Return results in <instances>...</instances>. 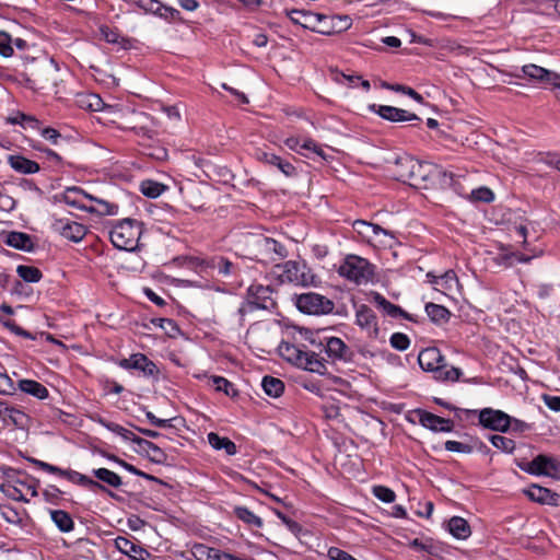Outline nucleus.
<instances>
[{"mask_svg": "<svg viewBox=\"0 0 560 560\" xmlns=\"http://www.w3.org/2000/svg\"><path fill=\"white\" fill-rule=\"evenodd\" d=\"M210 382L218 392H223L226 396L233 397L237 394L234 385L222 376H212Z\"/></svg>", "mask_w": 560, "mask_h": 560, "instance_id": "obj_47", "label": "nucleus"}, {"mask_svg": "<svg viewBox=\"0 0 560 560\" xmlns=\"http://www.w3.org/2000/svg\"><path fill=\"white\" fill-rule=\"evenodd\" d=\"M0 323L15 335L23 336L25 338H31V334L21 328L20 326H18L14 320H0Z\"/></svg>", "mask_w": 560, "mask_h": 560, "instance_id": "obj_59", "label": "nucleus"}, {"mask_svg": "<svg viewBox=\"0 0 560 560\" xmlns=\"http://www.w3.org/2000/svg\"><path fill=\"white\" fill-rule=\"evenodd\" d=\"M93 475L102 482L113 488H119L122 483L120 476L107 468H97L93 470Z\"/></svg>", "mask_w": 560, "mask_h": 560, "instance_id": "obj_40", "label": "nucleus"}, {"mask_svg": "<svg viewBox=\"0 0 560 560\" xmlns=\"http://www.w3.org/2000/svg\"><path fill=\"white\" fill-rule=\"evenodd\" d=\"M261 387L268 396L273 398L280 397L284 390L283 382L280 378L269 375L264 376Z\"/></svg>", "mask_w": 560, "mask_h": 560, "instance_id": "obj_38", "label": "nucleus"}, {"mask_svg": "<svg viewBox=\"0 0 560 560\" xmlns=\"http://www.w3.org/2000/svg\"><path fill=\"white\" fill-rule=\"evenodd\" d=\"M373 494L385 503H392L396 499L395 492L385 486H375L373 488Z\"/></svg>", "mask_w": 560, "mask_h": 560, "instance_id": "obj_50", "label": "nucleus"}, {"mask_svg": "<svg viewBox=\"0 0 560 560\" xmlns=\"http://www.w3.org/2000/svg\"><path fill=\"white\" fill-rule=\"evenodd\" d=\"M158 12L155 15L166 20V21H177L180 18V12L172 7H166L158 4Z\"/></svg>", "mask_w": 560, "mask_h": 560, "instance_id": "obj_52", "label": "nucleus"}, {"mask_svg": "<svg viewBox=\"0 0 560 560\" xmlns=\"http://www.w3.org/2000/svg\"><path fill=\"white\" fill-rule=\"evenodd\" d=\"M425 312L434 323L446 322L450 317V312L446 307L434 303H428Z\"/></svg>", "mask_w": 560, "mask_h": 560, "instance_id": "obj_41", "label": "nucleus"}, {"mask_svg": "<svg viewBox=\"0 0 560 560\" xmlns=\"http://www.w3.org/2000/svg\"><path fill=\"white\" fill-rule=\"evenodd\" d=\"M419 422L424 428L434 432H451L454 428L452 420L428 411H419Z\"/></svg>", "mask_w": 560, "mask_h": 560, "instance_id": "obj_23", "label": "nucleus"}, {"mask_svg": "<svg viewBox=\"0 0 560 560\" xmlns=\"http://www.w3.org/2000/svg\"><path fill=\"white\" fill-rule=\"evenodd\" d=\"M279 354L298 368L313 373L324 374L326 365L318 354L305 350V346L296 345L289 340H282L278 346Z\"/></svg>", "mask_w": 560, "mask_h": 560, "instance_id": "obj_2", "label": "nucleus"}, {"mask_svg": "<svg viewBox=\"0 0 560 560\" xmlns=\"http://www.w3.org/2000/svg\"><path fill=\"white\" fill-rule=\"evenodd\" d=\"M450 533L457 539H467L471 535L468 522L459 516H453L447 524Z\"/></svg>", "mask_w": 560, "mask_h": 560, "instance_id": "obj_32", "label": "nucleus"}, {"mask_svg": "<svg viewBox=\"0 0 560 560\" xmlns=\"http://www.w3.org/2000/svg\"><path fill=\"white\" fill-rule=\"evenodd\" d=\"M2 493L15 501H22L27 502V499L25 497V491L30 492L32 497H35L37 494L35 488L27 485L26 482L16 479V480H7L0 487Z\"/></svg>", "mask_w": 560, "mask_h": 560, "instance_id": "obj_18", "label": "nucleus"}, {"mask_svg": "<svg viewBox=\"0 0 560 560\" xmlns=\"http://www.w3.org/2000/svg\"><path fill=\"white\" fill-rule=\"evenodd\" d=\"M10 122L13 125H24L30 124L32 127L37 126L38 120L32 116H27L25 114H18L15 117L10 118Z\"/></svg>", "mask_w": 560, "mask_h": 560, "instance_id": "obj_60", "label": "nucleus"}, {"mask_svg": "<svg viewBox=\"0 0 560 560\" xmlns=\"http://www.w3.org/2000/svg\"><path fill=\"white\" fill-rule=\"evenodd\" d=\"M118 364L125 370H138L147 377H156L160 373L156 364L143 353H133L127 359H121Z\"/></svg>", "mask_w": 560, "mask_h": 560, "instance_id": "obj_13", "label": "nucleus"}, {"mask_svg": "<svg viewBox=\"0 0 560 560\" xmlns=\"http://www.w3.org/2000/svg\"><path fill=\"white\" fill-rule=\"evenodd\" d=\"M490 442L495 448L508 454L515 450V442L503 435L493 434L490 436Z\"/></svg>", "mask_w": 560, "mask_h": 560, "instance_id": "obj_45", "label": "nucleus"}, {"mask_svg": "<svg viewBox=\"0 0 560 560\" xmlns=\"http://www.w3.org/2000/svg\"><path fill=\"white\" fill-rule=\"evenodd\" d=\"M223 551L220 549L209 547L205 544L192 545V556L197 560H222Z\"/></svg>", "mask_w": 560, "mask_h": 560, "instance_id": "obj_35", "label": "nucleus"}, {"mask_svg": "<svg viewBox=\"0 0 560 560\" xmlns=\"http://www.w3.org/2000/svg\"><path fill=\"white\" fill-rule=\"evenodd\" d=\"M81 106L88 107L92 110H97L101 104V98L95 94H90L84 96V100H81Z\"/></svg>", "mask_w": 560, "mask_h": 560, "instance_id": "obj_61", "label": "nucleus"}, {"mask_svg": "<svg viewBox=\"0 0 560 560\" xmlns=\"http://www.w3.org/2000/svg\"><path fill=\"white\" fill-rule=\"evenodd\" d=\"M389 342L394 349L399 350V351H404V350L408 349V347L410 345V340H409L408 336L402 332L393 334L390 336Z\"/></svg>", "mask_w": 560, "mask_h": 560, "instance_id": "obj_51", "label": "nucleus"}, {"mask_svg": "<svg viewBox=\"0 0 560 560\" xmlns=\"http://www.w3.org/2000/svg\"><path fill=\"white\" fill-rule=\"evenodd\" d=\"M165 190V186L154 180H142L140 184V191L149 198H158Z\"/></svg>", "mask_w": 560, "mask_h": 560, "instance_id": "obj_42", "label": "nucleus"}, {"mask_svg": "<svg viewBox=\"0 0 560 560\" xmlns=\"http://www.w3.org/2000/svg\"><path fill=\"white\" fill-rule=\"evenodd\" d=\"M153 324L161 327L163 330L166 331L168 336L172 337L179 331V328L176 325V323L170 318H158L153 320Z\"/></svg>", "mask_w": 560, "mask_h": 560, "instance_id": "obj_53", "label": "nucleus"}, {"mask_svg": "<svg viewBox=\"0 0 560 560\" xmlns=\"http://www.w3.org/2000/svg\"><path fill=\"white\" fill-rule=\"evenodd\" d=\"M521 70L525 78L537 82H549L552 77H556L551 71L534 63L525 65Z\"/></svg>", "mask_w": 560, "mask_h": 560, "instance_id": "obj_30", "label": "nucleus"}, {"mask_svg": "<svg viewBox=\"0 0 560 560\" xmlns=\"http://www.w3.org/2000/svg\"><path fill=\"white\" fill-rule=\"evenodd\" d=\"M328 20L336 25V32L346 31L351 26V19L347 15L328 16Z\"/></svg>", "mask_w": 560, "mask_h": 560, "instance_id": "obj_57", "label": "nucleus"}, {"mask_svg": "<svg viewBox=\"0 0 560 560\" xmlns=\"http://www.w3.org/2000/svg\"><path fill=\"white\" fill-rule=\"evenodd\" d=\"M276 268L279 270L278 277L281 282L301 287L314 284L315 276L305 261L288 260L282 265H277Z\"/></svg>", "mask_w": 560, "mask_h": 560, "instance_id": "obj_6", "label": "nucleus"}, {"mask_svg": "<svg viewBox=\"0 0 560 560\" xmlns=\"http://www.w3.org/2000/svg\"><path fill=\"white\" fill-rule=\"evenodd\" d=\"M479 423L493 431L506 432L511 425V416L502 410L483 408L479 411Z\"/></svg>", "mask_w": 560, "mask_h": 560, "instance_id": "obj_11", "label": "nucleus"}, {"mask_svg": "<svg viewBox=\"0 0 560 560\" xmlns=\"http://www.w3.org/2000/svg\"><path fill=\"white\" fill-rule=\"evenodd\" d=\"M31 462L37 466L39 469L49 472V474H56L60 477H63L68 479L69 481L80 485L82 487L89 488L92 491L101 490L104 492H107L110 497H114V493L112 491H108L105 486H103L101 482L93 480L89 478L85 475H82L75 470L71 469H61L57 466H54L51 464H48L46 462L32 458Z\"/></svg>", "mask_w": 560, "mask_h": 560, "instance_id": "obj_7", "label": "nucleus"}, {"mask_svg": "<svg viewBox=\"0 0 560 560\" xmlns=\"http://www.w3.org/2000/svg\"><path fill=\"white\" fill-rule=\"evenodd\" d=\"M50 517L54 524L62 533H69L74 528V522L70 514L63 510H51Z\"/></svg>", "mask_w": 560, "mask_h": 560, "instance_id": "obj_36", "label": "nucleus"}, {"mask_svg": "<svg viewBox=\"0 0 560 560\" xmlns=\"http://www.w3.org/2000/svg\"><path fill=\"white\" fill-rule=\"evenodd\" d=\"M472 196L476 200L483 202H491L494 199L493 192L487 187H480L474 190Z\"/></svg>", "mask_w": 560, "mask_h": 560, "instance_id": "obj_58", "label": "nucleus"}, {"mask_svg": "<svg viewBox=\"0 0 560 560\" xmlns=\"http://www.w3.org/2000/svg\"><path fill=\"white\" fill-rule=\"evenodd\" d=\"M520 468L529 475L560 479V459L552 456L539 454L530 462L521 464Z\"/></svg>", "mask_w": 560, "mask_h": 560, "instance_id": "obj_9", "label": "nucleus"}, {"mask_svg": "<svg viewBox=\"0 0 560 560\" xmlns=\"http://www.w3.org/2000/svg\"><path fill=\"white\" fill-rule=\"evenodd\" d=\"M355 324L368 332L371 338L378 336V326L376 315L371 307L361 304L355 311Z\"/></svg>", "mask_w": 560, "mask_h": 560, "instance_id": "obj_17", "label": "nucleus"}, {"mask_svg": "<svg viewBox=\"0 0 560 560\" xmlns=\"http://www.w3.org/2000/svg\"><path fill=\"white\" fill-rule=\"evenodd\" d=\"M208 442L214 450H224L228 455L236 454V445L229 438H222L214 432L208 434Z\"/></svg>", "mask_w": 560, "mask_h": 560, "instance_id": "obj_37", "label": "nucleus"}, {"mask_svg": "<svg viewBox=\"0 0 560 560\" xmlns=\"http://www.w3.org/2000/svg\"><path fill=\"white\" fill-rule=\"evenodd\" d=\"M8 163L15 172L21 174H34L40 168L37 162L19 154L9 155Z\"/></svg>", "mask_w": 560, "mask_h": 560, "instance_id": "obj_27", "label": "nucleus"}, {"mask_svg": "<svg viewBox=\"0 0 560 560\" xmlns=\"http://www.w3.org/2000/svg\"><path fill=\"white\" fill-rule=\"evenodd\" d=\"M277 308V302L273 298V289L269 285L254 283L249 285L246 293V300L238 307L231 311V322L237 326H243L248 314L257 310L273 312Z\"/></svg>", "mask_w": 560, "mask_h": 560, "instance_id": "obj_1", "label": "nucleus"}, {"mask_svg": "<svg viewBox=\"0 0 560 560\" xmlns=\"http://www.w3.org/2000/svg\"><path fill=\"white\" fill-rule=\"evenodd\" d=\"M15 392L13 380L5 373L0 372V394L12 395Z\"/></svg>", "mask_w": 560, "mask_h": 560, "instance_id": "obj_55", "label": "nucleus"}, {"mask_svg": "<svg viewBox=\"0 0 560 560\" xmlns=\"http://www.w3.org/2000/svg\"><path fill=\"white\" fill-rule=\"evenodd\" d=\"M114 546L117 550L132 560H147L151 556L148 550L124 536L115 538Z\"/></svg>", "mask_w": 560, "mask_h": 560, "instance_id": "obj_20", "label": "nucleus"}, {"mask_svg": "<svg viewBox=\"0 0 560 560\" xmlns=\"http://www.w3.org/2000/svg\"><path fill=\"white\" fill-rule=\"evenodd\" d=\"M542 400L549 409L560 411V396L544 395Z\"/></svg>", "mask_w": 560, "mask_h": 560, "instance_id": "obj_63", "label": "nucleus"}, {"mask_svg": "<svg viewBox=\"0 0 560 560\" xmlns=\"http://www.w3.org/2000/svg\"><path fill=\"white\" fill-rule=\"evenodd\" d=\"M118 205L112 203L107 200L92 196L89 199L88 212L96 213L100 215H116L118 213Z\"/></svg>", "mask_w": 560, "mask_h": 560, "instance_id": "obj_28", "label": "nucleus"}, {"mask_svg": "<svg viewBox=\"0 0 560 560\" xmlns=\"http://www.w3.org/2000/svg\"><path fill=\"white\" fill-rule=\"evenodd\" d=\"M256 248L260 256L269 260H278L288 256L284 245L270 237H259L256 240Z\"/></svg>", "mask_w": 560, "mask_h": 560, "instance_id": "obj_16", "label": "nucleus"}, {"mask_svg": "<svg viewBox=\"0 0 560 560\" xmlns=\"http://www.w3.org/2000/svg\"><path fill=\"white\" fill-rule=\"evenodd\" d=\"M289 19L298 25H301L304 28L311 30L313 32H317L325 35H330L334 32L335 26L332 27H319V24L328 20V16L314 13L311 11L304 10H291L288 12Z\"/></svg>", "mask_w": 560, "mask_h": 560, "instance_id": "obj_10", "label": "nucleus"}, {"mask_svg": "<svg viewBox=\"0 0 560 560\" xmlns=\"http://www.w3.org/2000/svg\"><path fill=\"white\" fill-rule=\"evenodd\" d=\"M352 228L362 238L369 242L373 241L381 234L394 240V235L390 231H387L377 224L370 223L364 220H355L352 224Z\"/></svg>", "mask_w": 560, "mask_h": 560, "instance_id": "obj_24", "label": "nucleus"}, {"mask_svg": "<svg viewBox=\"0 0 560 560\" xmlns=\"http://www.w3.org/2000/svg\"><path fill=\"white\" fill-rule=\"evenodd\" d=\"M209 267L215 269L218 273L226 279L236 278L240 273V266L223 256L212 257Z\"/></svg>", "mask_w": 560, "mask_h": 560, "instance_id": "obj_25", "label": "nucleus"}, {"mask_svg": "<svg viewBox=\"0 0 560 560\" xmlns=\"http://www.w3.org/2000/svg\"><path fill=\"white\" fill-rule=\"evenodd\" d=\"M5 243L16 249L32 252L34 248V243L32 237L22 232H10L7 235Z\"/></svg>", "mask_w": 560, "mask_h": 560, "instance_id": "obj_31", "label": "nucleus"}, {"mask_svg": "<svg viewBox=\"0 0 560 560\" xmlns=\"http://www.w3.org/2000/svg\"><path fill=\"white\" fill-rule=\"evenodd\" d=\"M429 164H422L418 161H410V172H409V179L413 182V184H418L419 179L425 180L427 179V168L429 167Z\"/></svg>", "mask_w": 560, "mask_h": 560, "instance_id": "obj_46", "label": "nucleus"}, {"mask_svg": "<svg viewBox=\"0 0 560 560\" xmlns=\"http://www.w3.org/2000/svg\"><path fill=\"white\" fill-rule=\"evenodd\" d=\"M233 514L248 526L260 528L264 525L262 520L245 506H234Z\"/></svg>", "mask_w": 560, "mask_h": 560, "instance_id": "obj_39", "label": "nucleus"}, {"mask_svg": "<svg viewBox=\"0 0 560 560\" xmlns=\"http://www.w3.org/2000/svg\"><path fill=\"white\" fill-rule=\"evenodd\" d=\"M40 135L43 136V138H45L46 140H49L54 144H56L58 139L61 137L59 131L51 127L44 128L42 130Z\"/></svg>", "mask_w": 560, "mask_h": 560, "instance_id": "obj_62", "label": "nucleus"}, {"mask_svg": "<svg viewBox=\"0 0 560 560\" xmlns=\"http://www.w3.org/2000/svg\"><path fill=\"white\" fill-rule=\"evenodd\" d=\"M51 226L61 236L75 243L82 241L86 234V228L83 224L67 218L55 219Z\"/></svg>", "mask_w": 560, "mask_h": 560, "instance_id": "obj_14", "label": "nucleus"}, {"mask_svg": "<svg viewBox=\"0 0 560 560\" xmlns=\"http://www.w3.org/2000/svg\"><path fill=\"white\" fill-rule=\"evenodd\" d=\"M524 493L534 502L560 506V494L538 485H530L524 490Z\"/></svg>", "mask_w": 560, "mask_h": 560, "instance_id": "obj_19", "label": "nucleus"}, {"mask_svg": "<svg viewBox=\"0 0 560 560\" xmlns=\"http://www.w3.org/2000/svg\"><path fill=\"white\" fill-rule=\"evenodd\" d=\"M296 308L308 315L329 314L334 310V302L315 292L295 294L293 296Z\"/></svg>", "mask_w": 560, "mask_h": 560, "instance_id": "obj_8", "label": "nucleus"}, {"mask_svg": "<svg viewBox=\"0 0 560 560\" xmlns=\"http://www.w3.org/2000/svg\"><path fill=\"white\" fill-rule=\"evenodd\" d=\"M256 159L265 164L276 166L287 177H293L296 175V168L294 165L289 161L282 160L275 153L257 150Z\"/></svg>", "mask_w": 560, "mask_h": 560, "instance_id": "obj_22", "label": "nucleus"}, {"mask_svg": "<svg viewBox=\"0 0 560 560\" xmlns=\"http://www.w3.org/2000/svg\"><path fill=\"white\" fill-rule=\"evenodd\" d=\"M101 425H103L104 428H106L107 430L120 435L121 438H124L126 441H131L133 443H136L137 445H139V442L140 441H143L142 438H139L132 431L128 430V429H125L124 427H121L120 424L118 423H115V422H109L103 418H98L96 420Z\"/></svg>", "mask_w": 560, "mask_h": 560, "instance_id": "obj_34", "label": "nucleus"}, {"mask_svg": "<svg viewBox=\"0 0 560 560\" xmlns=\"http://www.w3.org/2000/svg\"><path fill=\"white\" fill-rule=\"evenodd\" d=\"M0 418L18 428H25L28 423V417L24 411L4 402H0Z\"/></svg>", "mask_w": 560, "mask_h": 560, "instance_id": "obj_26", "label": "nucleus"}, {"mask_svg": "<svg viewBox=\"0 0 560 560\" xmlns=\"http://www.w3.org/2000/svg\"><path fill=\"white\" fill-rule=\"evenodd\" d=\"M142 234V224L133 219L117 221L109 232L113 245L122 250L132 252L138 248Z\"/></svg>", "mask_w": 560, "mask_h": 560, "instance_id": "obj_4", "label": "nucleus"}, {"mask_svg": "<svg viewBox=\"0 0 560 560\" xmlns=\"http://www.w3.org/2000/svg\"><path fill=\"white\" fill-rule=\"evenodd\" d=\"M18 386L20 390L37 399H46L49 396L48 389L43 384L34 380H20Z\"/></svg>", "mask_w": 560, "mask_h": 560, "instance_id": "obj_29", "label": "nucleus"}, {"mask_svg": "<svg viewBox=\"0 0 560 560\" xmlns=\"http://www.w3.org/2000/svg\"><path fill=\"white\" fill-rule=\"evenodd\" d=\"M369 108L383 119L392 122L419 120V117L416 114L394 106L372 104Z\"/></svg>", "mask_w": 560, "mask_h": 560, "instance_id": "obj_15", "label": "nucleus"}, {"mask_svg": "<svg viewBox=\"0 0 560 560\" xmlns=\"http://www.w3.org/2000/svg\"><path fill=\"white\" fill-rule=\"evenodd\" d=\"M16 272L26 282H38L42 278V272L38 268L33 266L21 265L18 267Z\"/></svg>", "mask_w": 560, "mask_h": 560, "instance_id": "obj_44", "label": "nucleus"}, {"mask_svg": "<svg viewBox=\"0 0 560 560\" xmlns=\"http://www.w3.org/2000/svg\"><path fill=\"white\" fill-rule=\"evenodd\" d=\"M444 446H445V450L448 452L468 454V453H471V451H472V447L470 445L458 442V441H452V440L446 441Z\"/></svg>", "mask_w": 560, "mask_h": 560, "instance_id": "obj_56", "label": "nucleus"}, {"mask_svg": "<svg viewBox=\"0 0 560 560\" xmlns=\"http://www.w3.org/2000/svg\"><path fill=\"white\" fill-rule=\"evenodd\" d=\"M371 301L385 314L390 317L397 318L399 316H405V312L397 305L387 301L382 294L374 292L372 294Z\"/></svg>", "mask_w": 560, "mask_h": 560, "instance_id": "obj_33", "label": "nucleus"}, {"mask_svg": "<svg viewBox=\"0 0 560 560\" xmlns=\"http://www.w3.org/2000/svg\"><path fill=\"white\" fill-rule=\"evenodd\" d=\"M139 446L149 453L151 460L154 463H163L166 458V455L162 448L148 440L143 439V441H140Z\"/></svg>", "mask_w": 560, "mask_h": 560, "instance_id": "obj_43", "label": "nucleus"}, {"mask_svg": "<svg viewBox=\"0 0 560 560\" xmlns=\"http://www.w3.org/2000/svg\"><path fill=\"white\" fill-rule=\"evenodd\" d=\"M418 362L423 371L434 373V378L438 381L455 382L463 374L460 369L448 366L441 351L435 347L420 351Z\"/></svg>", "mask_w": 560, "mask_h": 560, "instance_id": "obj_3", "label": "nucleus"}, {"mask_svg": "<svg viewBox=\"0 0 560 560\" xmlns=\"http://www.w3.org/2000/svg\"><path fill=\"white\" fill-rule=\"evenodd\" d=\"M89 199H92V195L86 194L80 187H69L60 197V201L65 202L67 206L86 212Z\"/></svg>", "mask_w": 560, "mask_h": 560, "instance_id": "obj_21", "label": "nucleus"}, {"mask_svg": "<svg viewBox=\"0 0 560 560\" xmlns=\"http://www.w3.org/2000/svg\"><path fill=\"white\" fill-rule=\"evenodd\" d=\"M428 278H431L430 282L433 284H441L444 289L451 288L452 282H456L457 278L453 270L446 271L444 275L440 277L432 276L428 273Z\"/></svg>", "mask_w": 560, "mask_h": 560, "instance_id": "obj_48", "label": "nucleus"}, {"mask_svg": "<svg viewBox=\"0 0 560 560\" xmlns=\"http://www.w3.org/2000/svg\"><path fill=\"white\" fill-rule=\"evenodd\" d=\"M319 345L324 347L327 357L332 361L349 362L352 360V350L338 337H324Z\"/></svg>", "mask_w": 560, "mask_h": 560, "instance_id": "obj_12", "label": "nucleus"}, {"mask_svg": "<svg viewBox=\"0 0 560 560\" xmlns=\"http://www.w3.org/2000/svg\"><path fill=\"white\" fill-rule=\"evenodd\" d=\"M0 516L10 524H20L22 521L20 513L9 505H0Z\"/></svg>", "mask_w": 560, "mask_h": 560, "instance_id": "obj_49", "label": "nucleus"}, {"mask_svg": "<svg viewBox=\"0 0 560 560\" xmlns=\"http://www.w3.org/2000/svg\"><path fill=\"white\" fill-rule=\"evenodd\" d=\"M0 55L11 57L13 55L12 38L3 31H0Z\"/></svg>", "mask_w": 560, "mask_h": 560, "instance_id": "obj_54", "label": "nucleus"}, {"mask_svg": "<svg viewBox=\"0 0 560 560\" xmlns=\"http://www.w3.org/2000/svg\"><path fill=\"white\" fill-rule=\"evenodd\" d=\"M338 272L341 277L355 284H366L374 278V266L365 258L349 255L340 265Z\"/></svg>", "mask_w": 560, "mask_h": 560, "instance_id": "obj_5", "label": "nucleus"}, {"mask_svg": "<svg viewBox=\"0 0 560 560\" xmlns=\"http://www.w3.org/2000/svg\"><path fill=\"white\" fill-rule=\"evenodd\" d=\"M61 491L55 487V486H49L44 492H43V495L45 497V499L50 502V503H55L56 500L59 498Z\"/></svg>", "mask_w": 560, "mask_h": 560, "instance_id": "obj_64", "label": "nucleus"}]
</instances>
